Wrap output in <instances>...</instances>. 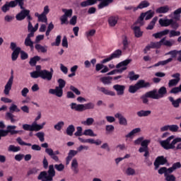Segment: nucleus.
Wrapping results in <instances>:
<instances>
[{"label":"nucleus","mask_w":181,"mask_h":181,"mask_svg":"<svg viewBox=\"0 0 181 181\" xmlns=\"http://www.w3.org/2000/svg\"><path fill=\"white\" fill-rule=\"evenodd\" d=\"M100 2L98 5V9H103L107 6H109L110 4L114 2V0H86L81 3V6L82 8H86V6H93V5H95L97 2Z\"/></svg>","instance_id":"f257e3e1"},{"label":"nucleus","mask_w":181,"mask_h":181,"mask_svg":"<svg viewBox=\"0 0 181 181\" xmlns=\"http://www.w3.org/2000/svg\"><path fill=\"white\" fill-rule=\"evenodd\" d=\"M173 141L170 143V141ZM181 142V138L177 137L175 139V136L172 135L167 138L165 140L160 141V145L163 148V149H165V151H169V149H175V146L177 143Z\"/></svg>","instance_id":"f03ea898"},{"label":"nucleus","mask_w":181,"mask_h":181,"mask_svg":"<svg viewBox=\"0 0 181 181\" xmlns=\"http://www.w3.org/2000/svg\"><path fill=\"white\" fill-rule=\"evenodd\" d=\"M48 173V175H47ZM56 176V171L54 170V165H49V170L47 172L46 171H42L38 177V180L42 181H53V177Z\"/></svg>","instance_id":"7ed1b4c3"},{"label":"nucleus","mask_w":181,"mask_h":181,"mask_svg":"<svg viewBox=\"0 0 181 181\" xmlns=\"http://www.w3.org/2000/svg\"><path fill=\"white\" fill-rule=\"evenodd\" d=\"M171 55V58H168L166 60L164 61H160L158 63L154 64V67H159V66H166L168 63H170V62H173V59H176L177 57L178 54H181V51H177L176 49L171 50L165 54V56Z\"/></svg>","instance_id":"20e7f679"},{"label":"nucleus","mask_w":181,"mask_h":181,"mask_svg":"<svg viewBox=\"0 0 181 181\" xmlns=\"http://www.w3.org/2000/svg\"><path fill=\"white\" fill-rule=\"evenodd\" d=\"M70 107L72 110L78 111V112H83V111H86V110H94L95 105L93 103H88L85 105H77L76 103H72Z\"/></svg>","instance_id":"39448f33"},{"label":"nucleus","mask_w":181,"mask_h":181,"mask_svg":"<svg viewBox=\"0 0 181 181\" xmlns=\"http://www.w3.org/2000/svg\"><path fill=\"white\" fill-rule=\"evenodd\" d=\"M131 62H132V60L126 59L123 62H119V64H117L116 65V69H114V70L111 71L110 72L107 73V76H112L113 74H115L116 73H122L123 71H125V70H127V69H128L127 67V66H128V64H129V63H131Z\"/></svg>","instance_id":"423d86ee"},{"label":"nucleus","mask_w":181,"mask_h":181,"mask_svg":"<svg viewBox=\"0 0 181 181\" xmlns=\"http://www.w3.org/2000/svg\"><path fill=\"white\" fill-rule=\"evenodd\" d=\"M16 129V126L15 125H8L6 127V130L0 129V141L2 139V137L8 136V134L10 135H16V134H20L23 132L22 130H15Z\"/></svg>","instance_id":"0eeeda50"},{"label":"nucleus","mask_w":181,"mask_h":181,"mask_svg":"<svg viewBox=\"0 0 181 181\" xmlns=\"http://www.w3.org/2000/svg\"><path fill=\"white\" fill-rule=\"evenodd\" d=\"M9 111L10 112L6 114V119L11 120V122L13 124L16 122V119H14L15 115H13V112H21V109H19L16 105L13 104L9 107Z\"/></svg>","instance_id":"6e6552de"},{"label":"nucleus","mask_w":181,"mask_h":181,"mask_svg":"<svg viewBox=\"0 0 181 181\" xmlns=\"http://www.w3.org/2000/svg\"><path fill=\"white\" fill-rule=\"evenodd\" d=\"M153 95L154 97V100H159L160 98H163L166 94H168V90L166 87L162 86L160 87L158 90L156 88H154L151 90Z\"/></svg>","instance_id":"1a4fd4ad"},{"label":"nucleus","mask_w":181,"mask_h":181,"mask_svg":"<svg viewBox=\"0 0 181 181\" xmlns=\"http://www.w3.org/2000/svg\"><path fill=\"white\" fill-rule=\"evenodd\" d=\"M122 56V51L121 49H117L113 53H112L107 58L103 59L102 63L105 64V63H108V62H111V60L114 59H119Z\"/></svg>","instance_id":"9d476101"},{"label":"nucleus","mask_w":181,"mask_h":181,"mask_svg":"<svg viewBox=\"0 0 181 181\" xmlns=\"http://www.w3.org/2000/svg\"><path fill=\"white\" fill-rule=\"evenodd\" d=\"M18 14L16 16V21H24V19H26V16L30 13V11L28 9L25 8V7L23 6V8Z\"/></svg>","instance_id":"9b49d317"},{"label":"nucleus","mask_w":181,"mask_h":181,"mask_svg":"<svg viewBox=\"0 0 181 181\" xmlns=\"http://www.w3.org/2000/svg\"><path fill=\"white\" fill-rule=\"evenodd\" d=\"M12 84H13V71H11V75L4 87V93L6 95H8L9 91L12 90Z\"/></svg>","instance_id":"f8f14e48"},{"label":"nucleus","mask_w":181,"mask_h":181,"mask_svg":"<svg viewBox=\"0 0 181 181\" xmlns=\"http://www.w3.org/2000/svg\"><path fill=\"white\" fill-rule=\"evenodd\" d=\"M131 29L133 30L135 37L139 38L144 36V31L141 30L140 26L136 25V23H134L131 26Z\"/></svg>","instance_id":"ddd939ff"},{"label":"nucleus","mask_w":181,"mask_h":181,"mask_svg":"<svg viewBox=\"0 0 181 181\" xmlns=\"http://www.w3.org/2000/svg\"><path fill=\"white\" fill-rule=\"evenodd\" d=\"M171 77L174 79H171L168 82V87H175L179 84V81H180V74L175 73L171 75Z\"/></svg>","instance_id":"4468645a"},{"label":"nucleus","mask_w":181,"mask_h":181,"mask_svg":"<svg viewBox=\"0 0 181 181\" xmlns=\"http://www.w3.org/2000/svg\"><path fill=\"white\" fill-rule=\"evenodd\" d=\"M168 163V159L163 156H158L154 161V166L156 169L159 168L160 165H166Z\"/></svg>","instance_id":"2eb2a0df"},{"label":"nucleus","mask_w":181,"mask_h":181,"mask_svg":"<svg viewBox=\"0 0 181 181\" xmlns=\"http://www.w3.org/2000/svg\"><path fill=\"white\" fill-rule=\"evenodd\" d=\"M148 98H152L153 100H155V97L152 93V90L146 93L144 95L141 97V100H142L143 104H149V99Z\"/></svg>","instance_id":"dca6fc26"},{"label":"nucleus","mask_w":181,"mask_h":181,"mask_svg":"<svg viewBox=\"0 0 181 181\" xmlns=\"http://www.w3.org/2000/svg\"><path fill=\"white\" fill-rule=\"evenodd\" d=\"M40 74V78H42V80H47V81H50V80L53 78L52 72L46 69L41 70V72Z\"/></svg>","instance_id":"f3484780"},{"label":"nucleus","mask_w":181,"mask_h":181,"mask_svg":"<svg viewBox=\"0 0 181 181\" xmlns=\"http://www.w3.org/2000/svg\"><path fill=\"white\" fill-rule=\"evenodd\" d=\"M8 6L10 8H15L18 5L20 6L21 9H23V5H25V1L24 0H14L11 1L9 3H7Z\"/></svg>","instance_id":"a211bd4d"},{"label":"nucleus","mask_w":181,"mask_h":181,"mask_svg":"<svg viewBox=\"0 0 181 181\" xmlns=\"http://www.w3.org/2000/svg\"><path fill=\"white\" fill-rule=\"evenodd\" d=\"M113 89L115 90V91H117V95H124V93H125V86L124 85H114Z\"/></svg>","instance_id":"6ab92c4d"},{"label":"nucleus","mask_w":181,"mask_h":181,"mask_svg":"<svg viewBox=\"0 0 181 181\" xmlns=\"http://www.w3.org/2000/svg\"><path fill=\"white\" fill-rule=\"evenodd\" d=\"M98 91H100V93H103L105 95H111V97H115V92L112 90H110L104 87H97Z\"/></svg>","instance_id":"aec40b11"},{"label":"nucleus","mask_w":181,"mask_h":181,"mask_svg":"<svg viewBox=\"0 0 181 181\" xmlns=\"http://www.w3.org/2000/svg\"><path fill=\"white\" fill-rule=\"evenodd\" d=\"M49 94H53L57 97H63V89L62 88L56 87L55 89H49Z\"/></svg>","instance_id":"412c9836"},{"label":"nucleus","mask_w":181,"mask_h":181,"mask_svg":"<svg viewBox=\"0 0 181 181\" xmlns=\"http://www.w3.org/2000/svg\"><path fill=\"white\" fill-rule=\"evenodd\" d=\"M151 6V3L148 1V0L141 1L139 4L134 8V12H136L138 9H144L145 8H148Z\"/></svg>","instance_id":"4be33fe9"},{"label":"nucleus","mask_w":181,"mask_h":181,"mask_svg":"<svg viewBox=\"0 0 181 181\" xmlns=\"http://www.w3.org/2000/svg\"><path fill=\"white\" fill-rule=\"evenodd\" d=\"M136 86H137V88H139V90H141V88H148L151 87V83L145 82L144 80H139L136 83Z\"/></svg>","instance_id":"5701e85b"},{"label":"nucleus","mask_w":181,"mask_h":181,"mask_svg":"<svg viewBox=\"0 0 181 181\" xmlns=\"http://www.w3.org/2000/svg\"><path fill=\"white\" fill-rule=\"evenodd\" d=\"M115 118L119 119V123L120 125H128V122L127 121V118H125L121 113H116L115 115Z\"/></svg>","instance_id":"b1692460"},{"label":"nucleus","mask_w":181,"mask_h":181,"mask_svg":"<svg viewBox=\"0 0 181 181\" xmlns=\"http://www.w3.org/2000/svg\"><path fill=\"white\" fill-rule=\"evenodd\" d=\"M23 129H24V131L37 132L36 129V122H33L32 124H23Z\"/></svg>","instance_id":"393cba45"},{"label":"nucleus","mask_w":181,"mask_h":181,"mask_svg":"<svg viewBox=\"0 0 181 181\" xmlns=\"http://www.w3.org/2000/svg\"><path fill=\"white\" fill-rule=\"evenodd\" d=\"M168 100L170 102H171V104L173 107H174V108H179V107H180V104H181L180 98H177V100H175L173 97L170 96L168 97Z\"/></svg>","instance_id":"a878e982"},{"label":"nucleus","mask_w":181,"mask_h":181,"mask_svg":"<svg viewBox=\"0 0 181 181\" xmlns=\"http://www.w3.org/2000/svg\"><path fill=\"white\" fill-rule=\"evenodd\" d=\"M158 23L161 28H168V26H170V24L172 23V19L160 18Z\"/></svg>","instance_id":"bb28decb"},{"label":"nucleus","mask_w":181,"mask_h":181,"mask_svg":"<svg viewBox=\"0 0 181 181\" xmlns=\"http://www.w3.org/2000/svg\"><path fill=\"white\" fill-rule=\"evenodd\" d=\"M35 35H33V33H28L26 38L24 41V45L26 46V47H29V46H31L32 45H34L33 41H32L31 37H33Z\"/></svg>","instance_id":"cd10ccee"},{"label":"nucleus","mask_w":181,"mask_h":181,"mask_svg":"<svg viewBox=\"0 0 181 181\" xmlns=\"http://www.w3.org/2000/svg\"><path fill=\"white\" fill-rule=\"evenodd\" d=\"M45 152L53 160H55V162H59V157L54 154V151H53V149L52 148H45Z\"/></svg>","instance_id":"c85d7f7f"},{"label":"nucleus","mask_w":181,"mask_h":181,"mask_svg":"<svg viewBox=\"0 0 181 181\" xmlns=\"http://www.w3.org/2000/svg\"><path fill=\"white\" fill-rule=\"evenodd\" d=\"M169 30L165 29L163 31L154 33L152 35L153 37H155V39H160V37H163V36H166V35L169 34Z\"/></svg>","instance_id":"c756f323"},{"label":"nucleus","mask_w":181,"mask_h":181,"mask_svg":"<svg viewBox=\"0 0 181 181\" xmlns=\"http://www.w3.org/2000/svg\"><path fill=\"white\" fill-rule=\"evenodd\" d=\"M71 169L73 170L75 175L78 173V162H77L76 158H74L71 162Z\"/></svg>","instance_id":"7c9ffc66"},{"label":"nucleus","mask_w":181,"mask_h":181,"mask_svg":"<svg viewBox=\"0 0 181 181\" xmlns=\"http://www.w3.org/2000/svg\"><path fill=\"white\" fill-rule=\"evenodd\" d=\"M170 11V7H169V6L168 5H165V6L158 8L156 10V13H168V12H169Z\"/></svg>","instance_id":"2f4dec72"},{"label":"nucleus","mask_w":181,"mask_h":181,"mask_svg":"<svg viewBox=\"0 0 181 181\" xmlns=\"http://www.w3.org/2000/svg\"><path fill=\"white\" fill-rule=\"evenodd\" d=\"M165 38L163 37L159 42H150V46H151V49H160V47H162V42H165Z\"/></svg>","instance_id":"473e14b6"},{"label":"nucleus","mask_w":181,"mask_h":181,"mask_svg":"<svg viewBox=\"0 0 181 181\" xmlns=\"http://www.w3.org/2000/svg\"><path fill=\"white\" fill-rule=\"evenodd\" d=\"M21 47H17L14 51H13L11 54V59L13 62H16L18 60V57H19V53H21Z\"/></svg>","instance_id":"72a5a7b5"},{"label":"nucleus","mask_w":181,"mask_h":181,"mask_svg":"<svg viewBox=\"0 0 181 181\" xmlns=\"http://www.w3.org/2000/svg\"><path fill=\"white\" fill-rule=\"evenodd\" d=\"M110 26L114 28L118 23V16H110L107 21Z\"/></svg>","instance_id":"f704fd0d"},{"label":"nucleus","mask_w":181,"mask_h":181,"mask_svg":"<svg viewBox=\"0 0 181 181\" xmlns=\"http://www.w3.org/2000/svg\"><path fill=\"white\" fill-rule=\"evenodd\" d=\"M151 114H152V111L151 110H141L136 112L137 116L139 117L140 118H142V117H149Z\"/></svg>","instance_id":"c9c22d12"},{"label":"nucleus","mask_w":181,"mask_h":181,"mask_svg":"<svg viewBox=\"0 0 181 181\" xmlns=\"http://www.w3.org/2000/svg\"><path fill=\"white\" fill-rule=\"evenodd\" d=\"M127 77L128 78H129L130 81H136V80H138V78H139V75L135 74V72L134 71H132L129 72Z\"/></svg>","instance_id":"e433bc0d"},{"label":"nucleus","mask_w":181,"mask_h":181,"mask_svg":"<svg viewBox=\"0 0 181 181\" xmlns=\"http://www.w3.org/2000/svg\"><path fill=\"white\" fill-rule=\"evenodd\" d=\"M122 45L123 50H127L129 46V42L128 41V37H127V35L122 36Z\"/></svg>","instance_id":"4c0bfd02"},{"label":"nucleus","mask_w":181,"mask_h":181,"mask_svg":"<svg viewBox=\"0 0 181 181\" xmlns=\"http://www.w3.org/2000/svg\"><path fill=\"white\" fill-rule=\"evenodd\" d=\"M40 60V57L39 56H35L33 58L30 59L29 64L32 67L36 66V63Z\"/></svg>","instance_id":"58836bf2"},{"label":"nucleus","mask_w":181,"mask_h":181,"mask_svg":"<svg viewBox=\"0 0 181 181\" xmlns=\"http://www.w3.org/2000/svg\"><path fill=\"white\" fill-rule=\"evenodd\" d=\"M140 131H141V128H139V127L134 129L129 134H127L125 136H126V138H132V136H134V135H135V134L139 133Z\"/></svg>","instance_id":"ea45409f"},{"label":"nucleus","mask_w":181,"mask_h":181,"mask_svg":"<svg viewBox=\"0 0 181 181\" xmlns=\"http://www.w3.org/2000/svg\"><path fill=\"white\" fill-rule=\"evenodd\" d=\"M76 131V128H74V125L70 124L67 128H66V134L69 136H73V133Z\"/></svg>","instance_id":"a19ab883"},{"label":"nucleus","mask_w":181,"mask_h":181,"mask_svg":"<svg viewBox=\"0 0 181 181\" xmlns=\"http://www.w3.org/2000/svg\"><path fill=\"white\" fill-rule=\"evenodd\" d=\"M100 81H102L104 84H111L112 81V77L111 76H105L100 78Z\"/></svg>","instance_id":"79ce46f5"},{"label":"nucleus","mask_w":181,"mask_h":181,"mask_svg":"<svg viewBox=\"0 0 181 181\" xmlns=\"http://www.w3.org/2000/svg\"><path fill=\"white\" fill-rule=\"evenodd\" d=\"M83 135H85L86 136H97V134H94V132L91 129H86Z\"/></svg>","instance_id":"37998d69"},{"label":"nucleus","mask_w":181,"mask_h":181,"mask_svg":"<svg viewBox=\"0 0 181 181\" xmlns=\"http://www.w3.org/2000/svg\"><path fill=\"white\" fill-rule=\"evenodd\" d=\"M156 21H158V18H153L152 19V21L150 22V23L148 24V25L146 27V30H152V29H153V28L155 27V25L156 23Z\"/></svg>","instance_id":"c03bdc74"},{"label":"nucleus","mask_w":181,"mask_h":181,"mask_svg":"<svg viewBox=\"0 0 181 181\" xmlns=\"http://www.w3.org/2000/svg\"><path fill=\"white\" fill-rule=\"evenodd\" d=\"M16 142H18V144L21 146H32V144L23 141L21 137H18L16 139Z\"/></svg>","instance_id":"a18cd8bd"},{"label":"nucleus","mask_w":181,"mask_h":181,"mask_svg":"<svg viewBox=\"0 0 181 181\" xmlns=\"http://www.w3.org/2000/svg\"><path fill=\"white\" fill-rule=\"evenodd\" d=\"M146 16V14H145L144 13H141L140 16L138 18L136 22H135L134 23H136V25H138V23H140L141 26H142V25H144V19H145Z\"/></svg>","instance_id":"49530a36"},{"label":"nucleus","mask_w":181,"mask_h":181,"mask_svg":"<svg viewBox=\"0 0 181 181\" xmlns=\"http://www.w3.org/2000/svg\"><path fill=\"white\" fill-rule=\"evenodd\" d=\"M8 152H19V151H21V147L15 145H10L8 148Z\"/></svg>","instance_id":"de8ad7c7"},{"label":"nucleus","mask_w":181,"mask_h":181,"mask_svg":"<svg viewBox=\"0 0 181 181\" xmlns=\"http://www.w3.org/2000/svg\"><path fill=\"white\" fill-rule=\"evenodd\" d=\"M62 12H64V15L68 18H71L73 16V9L63 8Z\"/></svg>","instance_id":"09e8293b"},{"label":"nucleus","mask_w":181,"mask_h":181,"mask_svg":"<svg viewBox=\"0 0 181 181\" xmlns=\"http://www.w3.org/2000/svg\"><path fill=\"white\" fill-rule=\"evenodd\" d=\"M35 47L37 52H41V53H46V52H47V49L40 44L35 45Z\"/></svg>","instance_id":"8fccbe9b"},{"label":"nucleus","mask_w":181,"mask_h":181,"mask_svg":"<svg viewBox=\"0 0 181 181\" xmlns=\"http://www.w3.org/2000/svg\"><path fill=\"white\" fill-rule=\"evenodd\" d=\"M38 22H42V23H47V16H46V14L42 13L38 17Z\"/></svg>","instance_id":"3c124183"},{"label":"nucleus","mask_w":181,"mask_h":181,"mask_svg":"<svg viewBox=\"0 0 181 181\" xmlns=\"http://www.w3.org/2000/svg\"><path fill=\"white\" fill-rule=\"evenodd\" d=\"M81 124H83V125H88L90 127V125H93V124H94V119L93 117H88L86 121L82 122Z\"/></svg>","instance_id":"603ef678"},{"label":"nucleus","mask_w":181,"mask_h":181,"mask_svg":"<svg viewBox=\"0 0 181 181\" xmlns=\"http://www.w3.org/2000/svg\"><path fill=\"white\" fill-rule=\"evenodd\" d=\"M180 13H181V8L174 11L173 15H174V19H175V21H180Z\"/></svg>","instance_id":"864d4df0"},{"label":"nucleus","mask_w":181,"mask_h":181,"mask_svg":"<svg viewBox=\"0 0 181 181\" xmlns=\"http://www.w3.org/2000/svg\"><path fill=\"white\" fill-rule=\"evenodd\" d=\"M138 90L139 89L138 88L136 83L134 85H131L129 87V93H131L132 94H135V93H136Z\"/></svg>","instance_id":"5fc2aeb1"},{"label":"nucleus","mask_w":181,"mask_h":181,"mask_svg":"<svg viewBox=\"0 0 181 181\" xmlns=\"http://www.w3.org/2000/svg\"><path fill=\"white\" fill-rule=\"evenodd\" d=\"M60 43H62V35H57L55 42H52V46H60Z\"/></svg>","instance_id":"6e6d98bb"},{"label":"nucleus","mask_w":181,"mask_h":181,"mask_svg":"<svg viewBox=\"0 0 181 181\" xmlns=\"http://www.w3.org/2000/svg\"><path fill=\"white\" fill-rule=\"evenodd\" d=\"M64 127V122H59L57 124L54 126V129L57 131H62V128Z\"/></svg>","instance_id":"4d7b16f0"},{"label":"nucleus","mask_w":181,"mask_h":181,"mask_svg":"<svg viewBox=\"0 0 181 181\" xmlns=\"http://www.w3.org/2000/svg\"><path fill=\"white\" fill-rule=\"evenodd\" d=\"M41 71H34L30 73V77L32 78H39L40 77Z\"/></svg>","instance_id":"13d9d810"},{"label":"nucleus","mask_w":181,"mask_h":181,"mask_svg":"<svg viewBox=\"0 0 181 181\" xmlns=\"http://www.w3.org/2000/svg\"><path fill=\"white\" fill-rule=\"evenodd\" d=\"M35 136L40 139V142H45V133L44 132H37L35 134Z\"/></svg>","instance_id":"bf43d9fd"},{"label":"nucleus","mask_w":181,"mask_h":181,"mask_svg":"<svg viewBox=\"0 0 181 181\" xmlns=\"http://www.w3.org/2000/svg\"><path fill=\"white\" fill-rule=\"evenodd\" d=\"M37 170H38L36 168H30L27 172V176H31V175H36V173H37Z\"/></svg>","instance_id":"052dcab7"},{"label":"nucleus","mask_w":181,"mask_h":181,"mask_svg":"<svg viewBox=\"0 0 181 181\" xmlns=\"http://www.w3.org/2000/svg\"><path fill=\"white\" fill-rule=\"evenodd\" d=\"M170 26H171L172 29H174L175 30L179 29L178 22L173 21V19H172V21H171V23L170 24Z\"/></svg>","instance_id":"680f3d73"},{"label":"nucleus","mask_w":181,"mask_h":181,"mask_svg":"<svg viewBox=\"0 0 181 181\" xmlns=\"http://www.w3.org/2000/svg\"><path fill=\"white\" fill-rule=\"evenodd\" d=\"M114 129H115V128L112 124L105 126V131L107 134H111V132H114Z\"/></svg>","instance_id":"e2e57ef3"},{"label":"nucleus","mask_w":181,"mask_h":181,"mask_svg":"<svg viewBox=\"0 0 181 181\" xmlns=\"http://www.w3.org/2000/svg\"><path fill=\"white\" fill-rule=\"evenodd\" d=\"M144 13L146 14V16H145L146 21H149V19H152V18H153V12H152V11L151 10Z\"/></svg>","instance_id":"0e129e2a"},{"label":"nucleus","mask_w":181,"mask_h":181,"mask_svg":"<svg viewBox=\"0 0 181 181\" xmlns=\"http://www.w3.org/2000/svg\"><path fill=\"white\" fill-rule=\"evenodd\" d=\"M169 130L171 132H177V131H179V126H177V124L170 125Z\"/></svg>","instance_id":"69168bd1"},{"label":"nucleus","mask_w":181,"mask_h":181,"mask_svg":"<svg viewBox=\"0 0 181 181\" xmlns=\"http://www.w3.org/2000/svg\"><path fill=\"white\" fill-rule=\"evenodd\" d=\"M170 37H175V36H180V31H176L175 30H172L170 31Z\"/></svg>","instance_id":"338daca9"},{"label":"nucleus","mask_w":181,"mask_h":181,"mask_svg":"<svg viewBox=\"0 0 181 181\" xmlns=\"http://www.w3.org/2000/svg\"><path fill=\"white\" fill-rule=\"evenodd\" d=\"M166 181H176V177L173 175H165Z\"/></svg>","instance_id":"774afa93"}]
</instances>
